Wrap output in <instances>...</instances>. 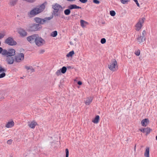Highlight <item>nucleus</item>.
I'll list each match as a JSON object with an SVG mask.
<instances>
[{
	"mask_svg": "<svg viewBox=\"0 0 157 157\" xmlns=\"http://www.w3.org/2000/svg\"><path fill=\"white\" fill-rule=\"evenodd\" d=\"M45 6L44 3L42 4L39 8H37V9L38 10L40 13L42 12L45 8Z\"/></svg>",
	"mask_w": 157,
	"mask_h": 157,
	"instance_id": "nucleus-17",
	"label": "nucleus"
},
{
	"mask_svg": "<svg viewBox=\"0 0 157 157\" xmlns=\"http://www.w3.org/2000/svg\"><path fill=\"white\" fill-rule=\"evenodd\" d=\"M0 68H1L2 69V72H6V69L5 68L2 67L1 66H0Z\"/></svg>",
	"mask_w": 157,
	"mask_h": 157,
	"instance_id": "nucleus-37",
	"label": "nucleus"
},
{
	"mask_svg": "<svg viewBox=\"0 0 157 157\" xmlns=\"http://www.w3.org/2000/svg\"><path fill=\"white\" fill-rule=\"evenodd\" d=\"M130 0H121V2L123 4H125L126 2H128Z\"/></svg>",
	"mask_w": 157,
	"mask_h": 157,
	"instance_id": "nucleus-36",
	"label": "nucleus"
},
{
	"mask_svg": "<svg viewBox=\"0 0 157 157\" xmlns=\"http://www.w3.org/2000/svg\"><path fill=\"white\" fill-rule=\"evenodd\" d=\"M139 130L143 133L146 132V136L147 135L150 133L152 131V129L149 127L142 128L141 129H139Z\"/></svg>",
	"mask_w": 157,
	"mask_h": 157,
	"instance_id": "nucleus-12",
	"label": "nucleus"
},
{
	"mask_svg": "<svg viewBox=\"0 0 157 157\" xmlns=\"http://www.w3.org/2000/svg\"><path fill=\"white\" fill-rule=\"evenodd\" d=\"M2 69L1 68H0V73H1L2 72Z\"/></svg>",
	"mask_w": 157,
	"mask_h": 157,
	"instance_id": "nucleus-49",
	"label": "nucleus"
},
{
	"mask_svg": "<svg viewBox=\"0 0 157 157\" xmlns=\"http://www.w3.org/2000/svg\"><path fill=\"white\" fill-rule=\"evenodd\" d=\"M25 68H26V69H27L28 70L30 69V67H28L27 66H25Z\"/></svg>",
	"mask_w": 157,
	"mask_h": 157,
	"instance_id": "nucleus-46",
	"label": "nucleus"
},
{
	"mask_svg": "<svg viewBox=\"0 0 157 157\" xmlns=\"http://www.w3.org/2000/svg\"><path fill=\"white\" fill-rule=\"evenodd\" d=\"M74 51L73 50L69 52L66 56L67 57H72L74 54Z\"/></svg>",
	"mask_w": 157,
	"mask_h": 157,
	"instance_id": "nucleus-26",
	"label": "nucleus"
},
{
	"mask_svg": "<svg viewBox=\"0 0 157 157\" xmlns=\"http://www.w3.org/2000/svg\"><path fill=\"white\" fill-rule=\"evenodd\" d=\"M110 14L112 16H114L116 14V13L114 10H111L110 11Z\"/></svg>",
	"mask_w": 157,
	"mask_h": 157,
	"instance_id": "nucleus-31",
	"label": "nucleus"
},
{
	"mask_svg": "<svg viewBox=\"0 0 157 157\" xmlns=\"http://www.w3.org/2000/svg\"><path fill=\"white\" fill-rule=\"evenodd\" d=\"M18 33L20 36L24 37L26 36L27 35V33L25 30L22 29H19L18 30Z\"/></svg>",
	"mask_w": 157,
	"mask_h": 157,
	"instance_id": "nucleus-14",
	"label": "nucleus"
},
{
	"mask_svg": "<svg viewBox=\"0 0 157 157\" xmlns=\"http://www.w3.org/2000/svg\"><path fill=\"white\" fill-rule=\"evenodd\" d=\"M71 66H68L67 67V68L68 69H70L71 68Z\"/></svg>",
	"mask_w": 157,
	"mask_h": 157,
	"instance_id": "nucleus-47",
	"label": "nucleus"
},
{
	"mask_svg": "<svg viewBox=\"0 0 157 157\" xmlns=\"http://www.w3.org/2000/svg\"><path fill=\"white\" fill-rule=\"evenodd\" d=\"M156 140L157 141V136H156Z\"/></svg>",
	"mask_w": 157,
	"mask_h": 157,
	"instance_id": "nucleus-51",
	"label": "nucleus"
},
{
	"mask_svg": "<svg viewBox=\"0 0 157 157\" xmlns=\"http://www.w3.org/2000/svg\"><path fill=\"white\" fill-rule=\"evenodd\" d=\"M52 36L53 37H55L57 35V32L56 31H55L52 32L51 34Z\"/></svg>",
	"mask_w": 157,
	"mask_h": 157,
	"instance_id": "nucleus-29",
	"label": "nucleus"
},
{
	"mask_svg": "<svg viewBox=\"0 0 157 157\" xmlns=\"http://www.w3.org/2000/svg\"><path fill=\"white\" fill-rule=\"evenodd\" d=\"M77 84L79 85H81L82 84V82L81 81H78L77 82Z\"/></svg>",
	"mask_w": 157,
	"mask_h": 157,
	"instance_id": "nucleus-45",
	"label": "nucleus"
},
{
	"mask_svg": "<svg viewBox=\"0 0 157 157\" xmlns=\"http://www.w3.org/2000/svg\"><path fill=\"white\" fill-rule=\"evenodd\" d=\"M117 65V62L115 59H113L110 63V65H109L108 67L109 69L113 71H115V67Z\"/></svg>",
	"mask_w": 157,
	"mask_h": 157,
	"instance_id": "nucleus-8",
	"label": "nucleus"
},
{
	"mask_svg": "<svg viewBox=\"0 0 157 157\" xmlns=\"http://www.w3.org/2000/svg\"><path fill=\"white\" fill-rule=\"evenodd\" d=\"M15 50L13 49H8V52L5 56L6 57V61L9 64H12L15 61V58L14 56L15 54Z\"/></svg>",
	"mask_w": 157,
	"mask_h": 157,
	"instance_id": "nucleus-1",
	"label": "nucleus"
},
{
	"mask_svg": "<svg viewBox=\"0 0 157 157\" xmlns=\"http://www.w3.org/2000/svg\"><path fill=\"white\" fill-rule=\"evenodd\" d=\"M32 71H33L34 70V69H33L32 68Z\"/></svg>",
	"mask_w": 157,
	"mask_h": 157,
	"instance_id": "nucleus-50",
	"label": "nucleus"
},
{
	"mask_svg": "<svg viewBox=\"0 0 157 157\" xmlns=\"http://www.w3.org/2000/svg\"><path fill=\"white\" fill-rule=\"evenodd\" d=\"M44 40L41 38L39 37L37 35L36 38L35 43L38 46H41L44 44Z\"/></svg>",
	"mask_w": 157,
	"mask_h": 157,
	"instance_id": "nucleus-9",
	"label": "nucleus"
},
{
	"mask_svg": "<svg viewBox=\"0 0 157 157\" xmlns=\"http://www.w3.org/2000/svg\"><path fill=\"white\" fill-rule=\"evenodd\" d=\"M68 8H69L70 10L73 9H81V7L78 6L75 4H71L68 6Z\"/></svg>",
	"mask_w": 157,
	"mask_h": 157,
	"instance_id": "nucleus-16",
	"label": "nucleus"
},
{
	"mask_svg": "<svg viewBox=\"0 0 157 157\" xmlns=\"http://www.w3.org/2000/svg\"><path fill=\"white\" fill-rule=\"evenodd\" d=\"M14 123L13 121H9L8 122L6 125V127L7 128H10L14 126Z\"/></svg>",
	"mask_w": 157,
	"mask_h": 157,
	"instance_id": "nucleus-22",
	"label": "nucleus"
},
{
	"mask_svg": "<svg viewBox=\"0 0 157 157\" xmlns=\"http://www.w3.org/2000/svg\"><path fill=\"white\" fill-rule=\"evenodd\" d=\"M37 124L36 122L34 121H33L31 122L29 124H28V125L29 127L32 128H35L36 126V125Z\"/></svg>",
	"mask_w": 157,
	"mask_h": 157,
	"instance_id": "nucleus-18",
	"label": "nucleus"
},
{
	"mask_svg": "<svg viewBox=\"0 0 157 157\" xmlns=\"http://www.w3.org/2000/svg\"><path fill=\"white\" fill-rule=\"evenodd\" d=\"M1 42H0V46H1Z\"/></svg>",
	"mask_w": 157,
	"mask_h": 157,
	"instance_id": "nucleus-53",
	"label": "nucleus"
},
{
	"mask_svg": "<svg viewBox=\"0 0 157 157\" xmlns=\"http://www.w3.org/2000/svg\"><path fill=\"white\" fill-rule=\"evenodd\" d=\"M52 17H45L44 19L38 17H36L34 18V21H35L40 25H43L46 22H47L48 21L51 19L53 18Z\"/></svg>",
	"mask_w": 157,
	"mask_h": 157,
	"instance_id": "nucleus-2",
	"label": "nucleus"
},
{
	"mask_svg": "<svg viewBox=\"0 0 157 157\" xmlns=\"http://www.w3.org/2000/svg\"><path fill=\"white\" fill-rule=\"evenodd\" d=\"M5 43L9 45L13 46L17 44V43L15 41L13 37H9L5 40Z\"/></svg>",
	"mask_w": 157,
	"mask_h": 157,
	"instance_id": "nucleus-3",
	"label": "nucleus"
},
{
	"mask_svg": "<svg viewBox=\"0 0 157 157\" xmlns=\"http://www.w3.org/2000/svg\"><path fill=\"white\" fill-rule=\"evenodd\" d=\"M17 1V0H11L10 1L9 4L11 6H15L16 4Z\"/></svg>",
	"mask_w": 157,
	"mask_h": 157,
	"instance_id": "nucleus-25",
	"label": "nucleus"
},
{
	"mask_svg": "<svg viewBox=\"0 0 157 157\" xmlns=\"http://www.w3.org/2000/svg\"><path fill=\"white\" fill-rule=\"evenodd\" d=\"M2 72V73L0 74V78H3L5 77L6 75V74L5 72Z\"/></svg>",
	"mask_w": 157,
	"mask_h": 157,
	"instance_id": "nucleus-28",
	"label": "nucleus"
},
{
	"mask_svg": "<svg viewBox=\"0 0 157 157\" xmlns=\"http://www.w3.org/2000/svg\"><path fill=\"white\" fill-rule=\"evenodd\" d=\"M52 8L54 9L53 14L55 16H58L59 15V13L58 12L59 9L62 8V6L59 5L56 3L54 5H52Z\"/></svg>",
	"mask_w": 157,
	"mask_h": 157,
	"instance_id": "nucleus-4",
	"label": "nucleus"
},
{
	"mask_svg": "<svg viewBox=\"0 0 157 157\" xmlns=\"http://www.w3.org/2000/svg\"><path fill=\"white\" fill-rule=\"evenodd\" d=\"M37 35L34 34L27 37V40L30 43H33L35 42L36 38Z\"/></svg>",
	"mask_w": 157,
	"mask_h": 157,
	"instance_id": "nucleus-10",
	"label": "nucleus"
},
{
	"mask_svg": "<svg viewBox=\"0 0 157 157\" xmlns=\"http://www.w3.org/2000/svg\"><path fill=\"white\" fill-rule=\"evenodd\" d=\"M42 28V26L38 24H34L30 27L29 30L31 31L40 30Z\"/></svg>",
	"mask_w": 157,
	"mask_h": 157,
	"instance_id": "nucleus-7",
	"label": "nucleus"
},
{
	"mask_svg": "<svg viewBox=\"0 0 157 157\" xmlns=\"http://www.w3.org/2000/svg\"><path fill=\"white\" fill-rule=\"evenodd\" d=\"M106 42V40L105 38H102L101 39V43L102 44H104Z\"/></svg>",
	"mask_w": 157,
	"mask_h": 157,
	"instance_id": "nucleus-32",
	"label": "nucleus"
},
{
	"mask_svg": "<svg viewBox=\"0 0 157 157\" xmlns=\"http://www.w3.org/2000/svg\"><path fill=\"white\" fill-rule=\"evenodd\" d=\"M39 13H40L37 9V8H35L30 11L29 14L32 16H34Z\"/></svg>",
	"mask_w": 157,
	"mask_h": 157,
	"instance_id": "nucleus-13",
	"label": "nucleus"
},
{
	"mask_svg": "<svg viewBox=\"0 0 157 157\" xmlns=\"http://www.w3.org/2000/svg\"><path fill=\"white\" fill-rule=\"evenodd\" d=\"M145 18L144 17L140 18L138 22L136 25V30L137 31H139L143 26V24L144 22Z\"/></svg>",
	"mask_w": 157,
	"mask_h": 157,
	"instance_id": "nucleus-5",
	"label": "nucleus"
},
{
	"mask_svg": "<svg viewBox=\"0 0 157 157\" xmlns=\"http://www.w3.org/2000/svg\"><path fill=\"white\" fill-rule=\"evenodd\" d=\"M45 52V50L44 49H41L40 50L39 52L40 54H43V53Z\"/></svg>",
	"mask_w": 157,
	"mask_h": 157,
	"instance_id": "nucleus-40",
	"label": "nucleus"
},
{
	"mask_svg": "<svg viewBox=\"0 0 157 157\" xmlns=\"http://www.w3.org/2000/svg\"><path fill=\"white\" fill-rule=\"evenodd\" d=\"M70 10H71L69 8H68V9L65 10L64 11V13L66 15H69L71 13Z\"/></svg>",
	"mask_w": 157,
	"mask_h": 157,
	"instance_id": "nucleus-27",
	"label": "nucleus"
},
{
	"mask_svg": "<svg viewBox=\"0 0 157 157\" xmlns=\"http://www.w3.org/2000/svg\"><path fill=\"white\" fill-rule=\"evenodd\" d=\"M93 2L94 3L97 4H99L100 2V1L98 0H93Z\"/></svg>",
	"mask_w": 157,
	"mask_h": 157,
	"instance_id": "nucleus-35",
	"label": "nucleus"
},
{
	"mask_svg": "<svg viewBox=\"0 0 157 157\" xmlns=\"http://www.w3.org/2000/svg\"><path fill=\"white\" fill-rule=\"evenodd\" d=\"M149 147H147L144 153V156L146 157H149Z\"/></svg>",
	"mask_w": 157,
	"mask_h": 157,
	"instance_id": "nucleus-24",
	"label": "nucleus"
},
{
	"mask_svg": "<svg viewBox=\"0 0 157 157\" xmlns=\"http://www.w3.org/2000/svg\"><path fill=\"white\" fill-rule=\"evenodd\" d=\"M79 1L83 3H85L87 2L88 0H79Z\"/></svg>",
	"mask_w": 157,
	"mask_h": 157,
	"instance_id": "nucleus-39",
	"label": "nucleus"
},
{
	"mask_svg": "<svg viewBox=\"0 0 157 157\" xmlns=\"http://www.w3.org/2000/svg\"><path fill=\"white\" fill-rule=\"evenodd\" d=\"M93 99L91 97H88L86 99L85 103L86 105H89L92 102Z\"/></svg>",
	"mask_w": 157,
	"mask_h": 157,
	"instance_id": "nucleus-19",
	"label": "nucleus"
},
{
	"mask_svg": "<svg viewBox=\"0 0 157 157\" xmlns=\"http://www.w3.org/2000/svg\"><path fill=\"white\" fill-rule=\"evenodd\" d=\"M86 21H85L82 20H80V24H81V25L82 27H84L85 26V25H84V24L85 23H86Z\"/></svg>",
	"mask_w": 157,
	"mask_h": 157,
	"instance_id": "nucleus-30",
	"label": "nucleus"
},
{
	"mask_svg": "<svg viewBox=\"0 0 157 157\" xmlns=\"http://www.w3.org/2000/svg\"><path fill=\"white\" fill-rule=\"evenodd\" d=\"M149 122L148 118H145L142 120L141 124L143 126L146 127Z\"/></svg>",
	"mask_w": 157,
	"mask_h": 157,
	"instance_id": "nucleus-15",
	"label": "nucleus"
},
{
	"mask_svg": "<svg viewBox=\"0 0 157 157\" xmlns=\"http://www.w3.org/2000/svg\"><path fill=\"white\" fill-rule=\"evenodd\" d=\"M100 117L99 115H96L92 121L95 124H97L99 122Z\"/></svg>",
	"mask_w": 157,
	"mask_h": 157,
	"instance_id": "nucleus-23",
	"label": "nucleus"
},
{
	"mask_svg": "<svg viewBox=\"0 0 157 157\" xmlns=\"http://www.w3.org/2000/svg\"><path fill=\"white\" fill-rule=\"evenodd\" d=\"M137 40L138 42L139 43H141L143 41H144L145 39V37H144L143 36H142L141 35L140 36H139L137 38Z\"/></svg>",
	"mask_w": 157,
	"mask_h": 157,
	"instance_id": "nucleus-20",
	"label": "nucleus"
},
{
	"mask_svg": "<svg viewBox=\"0 0 157 157\" xmlns=\"http://www.w3.org/2000/svg\"><path fill=\"white\" fill-rule=\"evenodd\" d=\"M67 1H70V2H71V1H75V0H67Z\"/></svg>",
	"mask_w": 157,
	"mask_h": 157,
	"instance_id": "nucleus-48",
	"label": "nucleus"
},
{
	"mask_svg": "<svg viewBox=\"0 0 157 157\" xmlns=\"http://www.w3.org/2000/svg\"><path fill=\"white\" fill-rule=\"evenodd\" d=\"M67 68L65 66H63L62 68L59 70H58L56 73V75L57 76H59L61 75V73L62 74L65 73L67 71Z\"/></svg>",
	"mask_w": 157,
	"mask_h": 157,
	"instance_id": "nucleus-11",
	"label": "nucleus"
},
{
	"mask_svg": "<svg viewBox=\"0 0 157 157\" xmlns=\"http://www.w3.org/2000/svg\"><path fill=\"white\" fill-rule=\"evenodd\" d=\"M15 62L20 63L23 61L24 58V55L23 53H19L14 56Z\"/></svg>",
	"mask_w": 157,
	"mask_h": 157,
	"instance_id": "nucleus-6",
	"label": "nucleus"
},
{
	"mask_svg": "<svg viewBox=\"0 0 157 157\" xmlns=\"http://www.w3.org/2000/svg\"><path fill=\"white\" fill-rule=\"evenodd\" d=\"M12 140H8L7 142V144H11L12 143Z\"/></svg>",
	"mask_w": 157,
	"mask_h": 157,
	"instance_id": "nucleus-44",
	"label": "nucleus"
},
{
	"mask_svg": "<svg viewBox=\"0 0 157 157\" xmlns=\"http://www.w3.org/2000/svg\"><path fill=\"white\" fill-rule=\"evenodd\" d=\"M25 1L30 3H33L36 1V0H25Z\"/></svg>",
	"mask_w": 157,
	"mask_h": 157,
	"instance_id": "nucleus-38",
	"label": "nucleus"
},
{
	"mask_svg": "<svg viewBox=\"0 0 157 157\" xmlns=\"http://www.w3.org/2000/svg\"><path fill=\"white\" fill-rule=\"evenodd\" d=\"M133 1L136 2L137 6L138 7H140V4L138 2L137 0H133Z\"/></svg>",
	"mask_w": 157,
	"mask_h": 157,
	"instance_id": "nucleus-42",
	"label": "nucleus"
},
{
	"mask_svg": "<svg viewBox=\"0 0 157 157\" xmlns=\"http://www.w3.org/2000/svg\"><path fill=\"white\" fill-rule=\"evenodd\" d=\"M145 30H144L143 32H142V36H143L144 37H145Z\"/></svg>",
	"mask_w": 157,
	"mask_h": 157,
	"instance_id": "nucleus-43",
	"label": "nucleus"
},
{
	"mask_svg": "<svg viewBox=\"0 0 157 157\" xmlns=\"http://www.w3.org/2000/svg\"><path fill=\"white\" fill-rule=\"evenodd\" d=\"M21 78L23 79V77H21Z\"/></svg>",
	"mask_w": 157,
	"mask_h": 157,
	"instance_id": "nucleus-52",
	"label": "nucleus"
},
{
	"mask_svg": "<svg viewBox=\"0 0 157 157\" xmlns=\"http://www.w3.org/2000/svg\"><path fill=\"white\" fill-rule=\"evenodd\" d=\"M8 52V50H7L5 49H3L2 47H0V54L2 53L3 55L5 56Z\"/></svg>",
	"mask_w": 157,
	"mask_h": 157,
	"instance_id": "nucleus-21",
	"label": "nucleus"
},
{
	"mask_svg": "<svg viewBox=\"0 0 157 157\" xmlns=\"http://www.w3.org/2000/svg\"><path fill=\"white\" fill-rule=\"evenodd\" d=\"M5 35V34L4 33H0V39L3 38Z\"/></svg>",
	"mask_w": 157,
	"mask_h": 157,
	"instance_id": "nucleus-41",
	"label": "nucleus"
},
{
	"mask_svg": "<svg viewBox=\"0 0 157 157\" xmlns=\"http://www.w3.org/2000/svg\"><path fill=\"white\" fill-rule=\"evenodd\" d=\"M66 151V157H68L69 156V150L67 148H66L65 150Z\"/></svg>",
	"mask_w": 157,
	"mask_h": 157,
	"instance_id": "nucleus-33",
	"label": "nucleus"
},
{
	"mask_svg": "<svg viewBox=\"0 0 157 157\" xmlns=\"http://www.w3.org/2000/svg\"><path fill=\"white\" fill-rule=\"evenodd\" d=\"M135 54L137 56H139L140 54V51L138 50L137 51H136L135 52Z\"/></svg>",
	"mask_w": 157,
	"mask_h": 157,
	"instance_id": "nucleus-34",
	"label": "nucleus"
}]
</instances>
